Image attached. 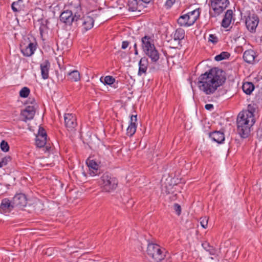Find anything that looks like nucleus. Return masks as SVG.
I'll use <instances>...</instances> for the list:
<instances>
[{"label":"nucleus","instance_id":"obj_47","mask_svg":"<svg viewBox=\"0 0 262 262\" xmlns=\"http://www.w3.org/2000/svg\"><path fill=\"white\" fill-rule=\"evenodd\" d=\"M141 1V2L143 4V3H144V4H148L149 3L151 0H140Z\"/></svg>","mask_w":262,"mask_h":262},{"label":"nucleus","instance_id":"obj_29","mask_svg":"<svg viewBox=\"0 0 262 262\" xmlns=\"http://www.w3.org/2000/svg\"><path fill=\"white\" fill-rule=\"evenodd\" d=\"M255 109L254 107V106L251 105V104H249L248 105L247 110L242 111V112H240L239 114H240L241 115L247 114V115L248 114V116H249V117L250 116V117L251 118V119H252L253 120H255V118H254V113L255 112Z\"/></svg>","mask_w":262,"mask_h":262},{"label":"nucleus","instance_id":"obj_28","mask_svg":"<svg viewBox=\"0 0 262 262\" xmlns=\"http://www.w3.org/2000/svg\"><path fill=\"white\" fill-rule=\"evenodd\" d=\"M243 91L248 95H250L254 89V84L250 82H244L242 86Z\"/></svg>","mask_w":262,"mask_h":262},{"label":"nucleus","instance_id":"obj_38","mask_svg":"<svg viewBox=\"0 0 262 262\" xmlns=\"http://www.w3.org/2000/svg\"><path fill=\"white\" fill-rule=\"evenodd\" d=\"M0 146L1 149L5 152L8 151L9 149V146L8 143L4 140L2 141Z\"/></svg>","mask_w":262,"mask_h":262},{"label":"nucleus","instance_id":"obj_2","mask_svg":"<svg viewBox=\"0 0 262 262\" xmlns=\"http://www.w3.org/2000/svg\"><path fill=\"white\" fill-rule=\"evenodd\" d=\"M142 48L144 53L151 59L154 64L157 62L160 58V54L156 49L153 39L149 36L142 38Z\"/></svg>","mask_w":262,"mask_h":262},{"label":"nucleus","instance_id":"obj_11","mask_svg":"<svg viewBox=\"0 0 262 262\" xmlns=\"http://www.w3.org/2000/svg\"><path fill=\"white\" fill-rule=\"evenodd\" d=\"M35 113V109L34 106L29 105L22 110L20 113L21 120L25 122L31 120L33 118Z\"/></svg>","mask_w":262,"mask_h":262},{"label":"nucleus","instance_id":"obj_19","mask_svg":"<svg viewBox=\"0 0 262 262\" xmlns=\"http://www.w3.org/2000/svg\"><path fill=\"white\" fill-rule=\"evenodd\" d=\"M80 20L82 21V26L84 31H86L93 28L94 23L93 17L89 16H84Z\"/></svg>","mask_w":262,"mask_h":262},{"label":"nucleus","instance_id":"obj_16","mask_svg":"<svg viewBox=\"0 0 262 262\" xmlns=\"http://www.w3.org/2000/svg\"><path fill=\"white\" fill-rule=\"evenodd\" d=\"M128 10L130 11H141L144 7L140 0H128Z\"/></svg>","mask_w":262,"mask_h":262},{"label":"nucleus","instance_id":"obj_39","mask_svg":"<svg viewBox=\"0 0 262 262\" xmlns=\"http://www.w3.org/2000/svg\"><path fill=\"white\" fill-rule=\"evenodd\" d=\"M230 31L234 33V35L235 37H239L241 34V32H239V28L237 27H231L230 29Z\"/></svg>","mask_w":262,"mask_h":262},{"label":"nucleus","instance_id":"obj_46","mask_svg":"<svg viewBox=\"0 0 262 262\" xmlns=\"http://www.w3.org/2000/svg\"><path fill=\"white\" fill-rule=\"evenodd\" d=\"M236 51L238 52H242L243 51V48L242 47H237L236 48Z\"/></svg>","mask_w":262,"mask_h":262},{"label":"nucleus","instance_id":"obj_36","mask_svg":"<svg viewBox=\"0 0 262 262\" xmlns=\"http://www.w3.org/2000/svg\"><path fill=\"white\" fill-rule=\"evenodd\" d=\"M208 41L213 44H216L219 41V38L215 34H210L208 37Z\"/></svg>","mask_w":262,"mask_h":262},{"label":"nucleus","instance_id":"obj_14","mask_svg":"<svg viewBox=\"0 0 262 262\" xmlns=\"http://www.w3.org/2000/svg\"><path fill=\"white\" fill-rule=\"evenodd\" d=\"M39 23V32L41 38L42 40H45L48 36L49 28L48 24L49 21L47 19H40L38 20Z\"/></svg>","mask_w":262,"mask_h":262},{"label":"nucleus","instance_id":"obj_3","mask_svg":"<svg viewBox=\"0 0 262 262\" xmlns=\"http://www.w3.org/2000/svg\"><path fill=\"white\" fill-rule=\"evenodd\" d=\"M255 120L246 115L238 114L237 118V130L243 138H247L250 132V128L254 124Z\"/></svg>","mask_w":262,"mask_h":262},{"label":"nucleus","instance_id":"obj_42","mask_svg":"<svg viewBox=\"0 0 262 262\" xmlns=\"http://www.w3.org/2000/svg\"><path fill=\"white\" fill-rule=\"evenodd\" d=\"M129 42L128 41H123L122 43L121 48L123 50L126 49L129 46Z\"/></svg>","mask_w":262,"mask_h":262},{"label":"nucleus","instance_id":"obj_26","mask_svg":"<svg viewBox=\"0 0 262 262\" xmlns=\"http://www.w3.org/2000/svg\"><path fill=\"white\" fill-rule=\"evenodd\" d=\"M185 36V31L182 28L177 29L174 32L173 38V39L176 41H178L179 43L180 41L184 39Z\"/></svg>","mask_w":262,"mask_h":262},{"label":"nucleus","instance_id":"obj_6","mask_svg":"<svg viewBox=\"0 0 262 262\" xmlns=\"http://www.w3.org/2000/svg\"><path fill=\"white\" fill-rule=\"evenodd\" d=\"M147 253L156 261L161 262L165 257V249L159 245L149 243L148 245Z\"/></svg>","mask_w":262,"mask_h":262},{"label":"nucleus","instance_id":"obj_27","mask_svg":"<svg viewBox=\"0 0 262 262\" xmlns=\"http://www.w3.org/2000/svg\"><path fill=\"white\" fill-rule=\"evenodd\" d=\"M67 77L68 80L72 81H78L80 79V73L77 70H73L68 73Z\"/></svg>","mask_w":262,"mask_h":262},{"label":"nucleus","instance_id":"obj_48","mask_svg":"<svg viewBox=\"0 0 262 262\" xmlns=\"http://www.w3.org/2000/svg\"><path fill=\"white\" fill-rule=\"evenodd\" d=\"M150 69L153 70H159V67L158 66L157 67H156L152 66L150 68Z\"/></svg>","mask_w":262,"mask_h":262},{"label":"nucleus","instance_id":"obj_37","mask_svg":"<svg viewBox=\"0 0 262 262\" xmlns=\"http://www.w3.org/2000/svg\"><path fill=\"white\" fill-rule=\"evenodd\" d=\"M200 220L201 226L204 228H206L208 225V218L204 216L201 217Z\"/></svg>","mask_w":262,"mask_h":262},{"label":"nucleus","instance_id":"obj_34","mask_svg":"<svg viewBox=\"0 0 262 262\" xmlns=\"http://www.w3.org/2000/svg\"><path fill=\"white\" fill-rule=\"evenodd\" d=\"M115 81V79L111 76H106L104 79L103 82L105 84L111 85L113 84Z\"/></svg>","mask_w":262,"mask_h":262},{"label":"nucleus","instance_id":"obj_20","mask_svg":"<svg viewBox=\"0 0 262 262\" xmlns=\"http://www.w3.org/2000/svg\"><path fill=\"white\" fill-rule=\"evenodd\" d=\"M14 207L13 201L11 202L9 199L5 198L2 200L0 208L5 212H7L11 211Z\"/></svg>","mask_w":262,"mask_h":262},{"label":"nucleus","instance_id":"obj_9","mask_svg":"<svg viewBox=\"0 0 262 262\" xmlns=\"http://www.w3.org/2000/svg\"><path fill=\"white\" fill-rule=\"evenodd\" d=\"M64 125L69 132H74L77 127L76 118L73 114H65L64 116Z\"/></svg>","mask_w":262,"mask_h":262},{"label":"nucleus","instance_id":"obj_15","mask_svg":"<svg viewBox=\"0 0 262 262\" xmlns=\"http://www.w3.org/2000/svg\"><path fill=\"white\" fill-rule=\"evenodd\" d=\"M13 200L15 207L21 208L26 206L27 204L26 196L23 193L16 194L13 198Z\"/></svg>","mask_w":262,"mask_h":262},{"label":"nucleus","instance_id":"obj_32","mask_svg":"<svg viewBox=\"0 0 262 262\" xmlns=\"http://www.w3.org/2000/svg\"><path fill=\"white\" fill-rule=\"evenodd\" d=\"M230 56L229 53L227 52H223L220 54L216 55L214 59L216 61H219L228 58Z\"/></svg>","mask_w":262,"mask_h":262},{"label":"nucleus","instance_id":"obj_22","mask_svg":"<svg viewBox=\"0 0 262 262\" xmlns=\"http://www.w3.org/2000/svg\"><path fill=\"white\" fill-rule=\"evenodd\" d=\"M233 18V11L232 10H228L222 21V26L225 28H228L232 21Z\"/></svg>","mask_w":262,"mask_h":262},{"label":"nucleus","instance_id":"obj_30","mask_svg":"<svg viewBox=\"0 0 262 262\" xmlns=\"http://www.w3.org/2000/svg\"><path fill=\"white\" fill-rule=\"evenodd\" d=\"M22 0H18L12 4L11 8L15 12L20 11L23 9V4Z\"/></svg>","mask_w":262,"mask_h":262},{"label":"nucleus","instance_id":"obj_4","mask_svg":"<svg viewBox=\"0 0 262 262\" xmlns=\"http://www.w3.org/2000/svg\"><path fill=\"white\" fill-rule=\"evenodd\" d=\"M98 183L103 191L108 192L116 189L118 185L117 179L108 172L102 174Z\"/></svg>","mask_w":262,"mask_h":262},{"label":"nucleus","instance_id":"obj_25","mask_svg":"<svg viewBox=\"0 0 262 262\" xmlns=\"http://www.w3.org/2000/svg\"><path fill=\"white\" fill-rule=\"evenodd\" d=\"M255 53L252 50L246 51L243 55V59L248 63H252L255 58Z\"/></svg>","mask_w":262,"mask_h":262},{"label":"nucleus","instance_id":"obj_21","mask_svg":"<svg viewBox=\"0 0 262 262\" xmlns=\"http://www.w3.org/2000/svg\"><path fill=\"white\" fill-rule=\"evenodd\" d=\"M40 68L41 70V77L43 79L49 78V72L50 68V63L48 60H45L40 63Z\"/></svg>","mask_w":262,"mask_h":262},{"label":"nucleus","instance_id":"obj_23","mask_svg":"<svg viewBox=\"0 0 262 262\" xmlns=\"http://www.w3.org/2000/svg\"><path fill=\"white\" fill-rule=\"evenodd\" d=\"M86 164L90 171V174L94 176L97 174V170L99 167V164L94 160L88 159Z\"/></svg>","mask_w":262,"mask_h":262},{"label":"nucleus","instance_id":"obj_43","mask_svg":"<svg viewBox=\"0 0 262 262\" xmlns=\"http://www.w3.org/2000/svg\"><path fill=\"white\" fill-rule=\"evenodd\" d=\"M213 104H207L205 105V108L207 110H209V111H211L213 109Z\"/></svg>","mask_w":262,"mask_h":262},{"label":"nucleus","instance_id":"obj_35","mask_svg":"<svg viewBox=\"0 0 262 262\" xmlns=\"http://www.w3.org/2000/svg\"><path fill=\"white\" fill-rule=\"evenodd\" d=\"M11 157L10 156H6L4 157L0 162V168L6 165L9 162L11 161Z\"/></svg>","mask_w":262,"mask_h":262},{"label":"nucleus","instance_id":"obj_10","mask_svg":"<svg viewBox=\"0 0 262 262\" xmlns=\"http://www.w3.org/2000/svg\"><path fill=\"white\" fill-rule=\"evenodd\" d=\"M259 23V18L254 13L249 14L246 19V25L249 31L254 32Z\"/></svg>","mask_w":262,"mask_h":262},{"label":"nucleus","instance_id":"obj_31","mask_svg":"<svg viewBox=\"0 0 262 262\" xmlns=\"http://www.w3.org/2000/svg\"><path fill=\"white\" fill-rule=\"evenodd\" d=\"M202 246L210 255H214L215 254V250L209 244L207 243H204L202 244Z\"/></svg>","mask_w":262,"mask_h":262},{"label":"nucleus","instance_id":"obj_18","mask_svg":"<svg viewBox=\"0 0 262 262\" xmlns=\"http://www.w3.org/2000/svg\"><path fill=\"white\" fill-rule=\"evenodd\" d=\"M137 115H132L130 117V124L128 126L126 133L127 135L132 137L134 135L136 131L137 125Z\"/></svg>","mask_w":262,"mask_h":262},{"label":"nucleus","instance_id":"obj_8","mask_svg":"<svg viewBox=\"0 0 262 262\" xmlns=\"http://www.w3.org/2000/svg\"><path fill=\"white\" fill-rule=\"evenodd\" d=\"M80 15L77 12H73L72 9L64 10L59 17L60 20L66 25L71 26L73 22L80 20Z\"/></svg>","mask_w":262,"mask_h":262},{"label":"nucleus","instance_id":"obj_5","mask_svg":"<svg viewBox=\"0 0 262 262\" xmlns=\"http://www.w3.org/2000/svg\"><path fill=\"white\" fill-rule=\"evenodd\" d=\"M200 14L199 10L196 9L180 16L177 20V23L181 27H189L195 23L199 18Z\"/></svg>","mask_w":262,"mask_h":262},{"label":"nucleus","instance_id":"obj_44","mask_svg":"<svg viewBox=\"0 0 262 262\" xmlns=\"http://www.w3.org/2000/svg\"><path fill=\"white\" fill-rule=\"evenodd\" d=\"M134 50H135V54L138 55V50H137V45L136 43L134 44Z\"/></svg>","mask_w":262,"mask_h":262},{"label":"nucleus","instance_id":"obj_24","mask_svg":"<svg viewBox=\"0 0 262 262\" xmlns=\"http://www.w3.org/2000/svg\"><path fill=\"white\" fill-rule=\"evenodd\" d=\"M209 137L218 143H222L225 140L224 133L220 131H214L210 133Z\"/></svg>","mask_w":262,"mask_h":262},{"label":"nucleus","instance_id":"obj_12","mask_svg":"<svg viewBox=\"0 0 262 262\" xmlns=\"http://www.w3.org/2000/svg\"><path fill=\"white\" fill-rule=\"evenodd\" d=\"M37 46L36 42H30L27 46H20L21 52L24 56L30 57L32 56L36 50Z\"/></svg>","mask_w":262,"mask_h":262},{"label":"nucleus","instance_id":"obj_7","mask_svg":"<svg viewBox=\"0 0 262 262\" xmlns=\"http://www.w3.org/2000/svg\"><path fill=\"white\" fill-rule=\"evenodd\" d=\"M229 4V0H210L209 6L212 10V11H210V15L212 17L219 16Z\"/></svg>","mask_w":262,"mask_h":262},{"label":"nucleus","instance_id":"obj_17","mask_svg":"<svg viewBox=\"0 0 262 262\" xmlns=\"http://www.w3.org/2000/svg\"><path fill=\"white\" fill-rule=\"evenodd\" d=\"M148 66V59L146 57L141 58L139 62L138 75L141 76L143 74L145 75L146 74Z\"/></svg>","mask_w":262,"mask_h":262},{"label":"nucleus","instance_id":"obj_33","mask_svg":"<svg viewBox=\"0 0 262 262\" xmlns=\"http://www.w3.org/2000/svg\"><path fill=\"white\" fill-rule=\"evenodd\" d=\"M30 91L27 87H24L19 92V96L22 98H27L29 94Z\"/></svg>","mask_w":262,"mask_h":262},{"label":"nucleus","instance_id":"obj_41","mask_svg":"<svg viewBox=\"0 0 262 262\" xmlns=\"http://www.w3.org/2000/svg\"><path fill=\"white\" fill-rule=\"evenodd\" d=\"M175 1L176 0H167L165 2V6L167 9H169L175 3Z\"/></svg>","mask_w":262,"mask_h":262},{"label":"nucleus","instance_id":"obj_1","mask_svg":"<svg viewBox=\"0 0 262 262\" xmlns=\"http://www.w3.org/2000/svg\"><path fill=\"white\" fill-rule=\"evenodd\" d=\"M225 81L226 77L223 71L217 68H213L208 72H205L199 76L198 86L200 91L206 95H211L222 85Z\"/></svg>","mask_w":262,"mask_h":262},{"label":"nucleus","instance_id":"obj_40","mask_svg":"<svg viewBox=\"0 0 262 262\" xmlns=\"http://www.w3.org/2000/svg\"><path fill=\"white\" fill-rule=\"evenodd\" d=\"M173 209L178 215H180L181 213V207L178 204H174L173 205Z\"/></svg>","mask_w":262,"mask_h":262},{"label":"nucleus","instance_id":"obj_45","mask_svg":"<svg viewBox=\"0 0 262 262\" xmlns=\"http://www.w3.org/2000/svg\"><path fill=\"white\" fill-rule=\"evenodd\" d=\"M177 198V194H175L173 195H172L171 196H170V199L172 200V201H174V200H176Z\"/></svg>","mask_w":262,"mask_h":262},{"label":"nucleus","instance_id":"obj_13","mask_svg":"<svg viewBox=\"0 0 262 262\" xmlns=\"http://www.w3.org/2000/svg\"><path fill=\"white\" fill-rule=\"evenodd\" d=\"M47 134L45 130L40 127L38 133L36 137V145L38 147H43L47 143Z\"/></svg>","mask_w":262,"mask_h":262}]
</instances>
